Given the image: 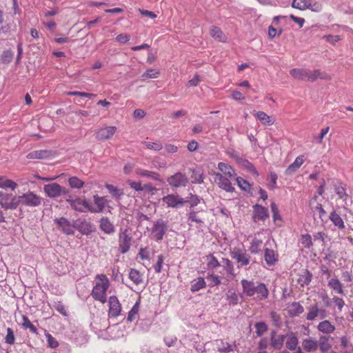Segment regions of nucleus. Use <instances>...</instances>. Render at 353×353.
<instances>
[{"mask_svg": "<svg viewBox=\"0 0 353 353\" xmlns=\"http://www.w3.org/2000/svg\"><path fill=\"white\" fill-rule=\"evenodd\" d=\"M310 180H315L316 183H312V185L316 188V192L314 199L316 200L317 195H322L324 192V188L325 185V181L323 178L317 179L316 174H310Z\"/></svg>", "mask_w": 353, "mask_h": 353, "instance_id": "obj_18", "label": "nucleus"}, {"mask_svg": "<svg viewBox=\"0 0 353 353\" xmlns=\"http://www.w3.org/2000/svg\"><path fill=\"white\" fill-rule=\"evenodd\" d=\"M285 336L283 335L276 336L274 332H272L271 345L274 349H280L283 346Z\"/></svg>", "mask_w": 353, "mask_h": 353, "instance_id": "obj_29", "label": "nucleus"}, {"mask_svg": "<svg viewBox=\"0 0 353 353\" xmlns=\"http://www.w3.org/2000/svg\"><path fill=\"white\" fill-rule=\"evenodd\" d=\"M56 223L58 225L59 228L66 234H73V224L72 225L70 222L64 217H61L59 219H56L54 220Z\"/></svg>", "mask_w": 353, "mask_h": 353, "instance_id": "obj_17", "label": "nucleus"}, {"mask_svg": "<svg viewBox=\"0 0 353 353\" xmlns=\"http://www.w3.org/2000/svg\"><path fill=\"white\" fill-rule=\"evenodd\" d=\"M218 169L221 171V174L224 176L229 177L230 179H236V174L234 170L228 164L220 162L218 164Z\"/></svg>", "mask_w": 353, "mask_h": 353, "instance_id": "obj_20", "label": "nucleus"}, {"mask_svg": "<svg viewBox=\"0 0 353 353\" xmlns=\"http://www.w3.org/2000/svg\"><path fill=\"white\" fill-rule=\"evenodd\" d=\"M22 205L36 208L39 206L43 198L33 192L28 191L21 195Z\"/></svg>", "mask_w": 353, "mask_h": 353, "instance_id": "obj_4", "label": "nucleus"}, {"mask_svg": "<svg viewBox=\"0 0 353 353\" xmlns=\"http://www.w3.org/2000/svg\"><path fill=\"white\" fill-rule=\"evenodd\" d=\"M105 188L108 189L112 196L117 199L118 201H120L121 197L124 194L123 190L122 189H119L113 185L105 184Z\"/></svg>", "mask_w": 353, "mask_h": 353, "instance_id": "obj_25", "label": "nucleus"}, {"mask_svg": "<svg viewBox=\"0 0 353 353\" xmlns=\"http://www.w3.org/2000/svg\"><path fill=\"white\" fill-rule=\"evenodd\" d=\"M167 182L174 188L185 187L188 183V179L184 174L178 172L168 177Z\"/></svg>", "mask_w": 353, "mask_h": 353, "instance_id": "obj_8", "label": "nucleus"}, {"mask_svg": "<svg viewBox=\"0 0 353 353\" xmlns=\"http://www.w3.org/2000/svg\"><path fill=\"white\" fill-rule=\"evenodd\" d=\"M332 301L335 303L336 306H337L339 310L341 311L342 308L345 305V302L343 299L338 296H334V297L332 298Z\"/></svg>", "mask_w": 353, "mask_h": 353, "instance_id": "obj_64", "label": "nucleus"}, {"mask_svg": "<svg viewBox=\"0 0 353 353\" xmlns=\"http://www.w3.org/2000/svg\"><path fill=\"white\" fill-rule=\"evenodd\" d=\"M235 180L238 185L244 190H247L250 188L249 183L241 177H236Z\"/></svg>", "mask_w": 353, "mask_h": 353, "instance_id": "obj_61", "label": "nucleus"}, {"mask_svg": "<svg viewBox=\"0 0 353 353\" xmlns=\"http://www.w3.org/2000/svg\"><path fill=\"white\" fill-rule=\"evenodd\" d=\"M214 181L221 188L229 192H232L234 190V188L232 187L231 183V181L234 179H230L229 177L224 176L219 172H214Z\"/></svg>", "mask_w": 353, "mask_h": 353, "instance_id": "obj_9", "label": "nucleus"}, {"mask_svg": "<svg viewBox=\"0 0 353 353\" xmlns=\"http://www.w3.org/2000/svg\"><path fill=\"white\" fill-rule=\"evenodd\" d=\"M5 342L8 345H13L15 342V336L13 330L11 327H7Z\"/></svg>", "mask_w": 353, "mask_h": 353, "instance_id": "obj_48", "label": "nucleus"}, {"mask_svg": "<svg viewBox=\"0 0 353 353\" xmlns=\"http://www.w3.org/2000/svg\"><path fill=\"white\" fill-rule=\"evenodd\" d=\"M226 298L230 305H237L239 301V295L232 291H228L226 294Z\"/></svg>", "mask_w": 353, "mask_h": 353, "instance_id": "obj_46", "label": "nucleus"}, {"mask_svg": "<svg viewBox=\"0 0 353 353\" xmlns=\"http://www.w3.org/2000/svg\"><path fill=\"white\" fill-rule=\"evenodd\" d=\"M109 317H117L121 314V305L116 296H111L108 300Z\"/></svg>", "mask_w": 353, "mask_h": 353, "instance_id": "obj_11", "label": "nucleus"}, {"mask_svg": "<svg viewBox=\"0 0 353 353\" xmlns=\"http://www.w3.org/2000/svg\"><path fill=\"white\" fill-rule=\"evenodd\" d=\"M210 34L214 39L219 41L225 42L226 40L225 34L218 27L212 26L210 29Z\"/></svg>", "mask_w": 353, "mask_h": 353, "instance_id": "obj_31", "label": "nucleus"}, {"mask_svg": "<svg viewBox=\"0 0 353 353\" xmlns=\"http://www.w3.org/2000/svg\"><path fill=\"white\" fill-rule=\"evenodd\" d=\"M139 310V302L137 301L133 305L132 309L130 310L128 314L127 321L128 322H132L138 317Z\"/></svg>", "mask_w": 353, "mask_h": 353, "instance_id": "obj_38", "label": "nucleus"}, {"mask_svg": "<svg viewBox=\"0 0 353 353\" xmlns=\"http://www.w3.org/2000/svg\"><path fill=\"white\" fill-rule=\"evenodd\" d=\"M335 192L339 196L340 199L345 201L347 197L346 190L342 185L335 186Z\"/></svg>", "mask_w": 353, "mask_h": 353, "instance_id": "obj_51", "label": "nucleus"}, {"mask_svg": "<svg viewBox=\"0 0 353 353\" xmlns=\"http://www.w3.org/2000/svg\"><path fill=\"white\" fill-rule=\"evenodd\" d=\"M68 183L72 188L80 189L84 185V182L77 176H72L68 179Z\"/></svg>", "mask_w": 353, "mask_h": 353, "instance_id": "obj_45", "label": "nucleus"}, {"mask_svg": "<svg viewBox=\"0 0 353 353\" xmlns=\"http://www.w3.org/2000/svg\"><path fill=\"white\" fill-rule=\"evenodd\" d=\"M110 285V282L105 274H97L94 279V285L91 292L92 298L101 303H105L107 301L106 292Z\"/></svg>", "mask_w": 353, "mask_h": 353, "instance_id": "obj_2", "label": "nucleus"}, {"mask_svg": "<svg viewBox=\"0 0 353 353\" xmlns=\"http://www.w3.org/2000/svg\"><path fill=\"white\" fill-rule=\"evenodd\" d=\"M290 73L292 76H293L295 79H304L307 77V72L305 69H301V68L292 69V70H290Z\"/></svg>", "mask_w": 353, "mask_h": 353, "instance_id": "obj_37", "label": "nucleus"}, {"mask_svg": "<svg viewBox=\"0 0 353 353\" xmlns=\"http://www.w3.org/2000/svg\"><path fill=\"white\" fill-rule=\"evenodd\" d=\"M318 330L325 334H330L334 331L335 326L332 325L329 321L324 320L321 321L317 326Z\"/></svg>", "mask_w": 353, "mask_h": 353, "instance_id": "obj_28", "label": "nucleus"}, {"mask_svg": "<svg viewBox=\"0 0 353 353\" xmlns=\"http://www.w3.org/2000/svg\"><path fill=\"white\" fill-rule=\"evenodd\" d=\"M318 79H330V77L327 73L321 72L319 70H316L312 73H310V81H314Z\"/></svg>", "mask_w": 353, "mask_h": 353, "instance_id": "obj_41", "label": "nucleus"}, {"mask_svg": "<svg viewBox=\"0 0 353 353\" xmlns=\"http://www.w3.org/2000/svg\"><path fill=\"white\" fill-rule=\"evenodd\" d=\"M287 310L290 315L296 316L303 312V307L300 303L294 302L288 306Z\"/></svg>", "mask_w": 353, "mask_h": 353, "instance_id": "obj_30", "label": "nucleus"}, {"mask_svg": "<svg viewBox=\"0 0 353 353\" xmlns=\"http://www.w3.org/2000/svg\"><path fill=\"white\" fill-rule=\"evenodd\" d=\"M43 192L48 197L51 199L58 198L62 195H68L69 193L68 190L61 186L57 183L44 185Z\"/></svg>", "mask_w": 353, "mask_h": 353, "instance_id": "obj_3", "label": "nucleus"}, {"mask_svg": "<svg viewBox=\"0 0 353 353\" xmlns=\"http://www.w3.org/2000/svg\"><path fill=\"white\" fill-rule=\"evenodd\" d=\"M327 286L336 294L344 295L343 285L337 278H332L328 281Z\"/></svg>", "mask_w": 353, "mask_h": 353, "instance_id": "obj_19", "label": "nucleus"}, {"mask_svg": "<svg viewBox=\"0 0 353 353\" xmlns=\"http://www.w3.org/2000/svg\"><path fill=\"white\" fill-rule=\"evenodd\" d=\"M168 230L167 222L160 219L154 221L152 228V235L157 241H160L163 239Z\"/></svg>", "mask_w": 353, "mask_h": 353, "instance_id": "obj_5", "label": "nucleus"}, {"mask_svg": "<svg viewBox=\"0 0 353 353\" xmlns=\"http://www.w3.org/2000/svg\"><path fill=\"white\" fill-rule=\"evenodd\" d=\"M231 256L239 264V268L248 265L250 263V256L245 250L235 247L231 252Z\"/></svg>", "mask_w": 353, "mask_h": 353, "instance_id": "obj_6", "label": "nucleus"}, {"mask_svg": "<svg viewBox=\"0 0 353 353\" xmlns=\"http://www.w3.org/2000/svg\"><path fill=\"white\" fill-rule=\"evenodd\" d=\"M297 344H298V339L295 336L291 334L288 336V339L286 341V347L288 349L295 350Z\"/></svg>", "mask_w": 353, "mask_h": 353, "instance_id": "obj_47", "label": "nucleus"}, {"mask_svg": "<svg viewBox=\"0 0 353 353\" xmlns=\"http://www.w3.org/2000/svg\"><path fill=\"white\" fill-rule=\"evenodd\" d=\"M93 201L95 206L90 204V212L92 213L102 212L109 203L105 196H99L97 194L93 196Z\"/></svg>", "mask_w": 353, "mask_h": 353, "instance_id": "obj_10", "label": "nucleus"}, {"mask_svg": "<svg viewBox=\"0 0 353 353\" xmlns=\"http://www.w3.org/2000/svg\"><path fill=\"white\" fill-rule=\"evenodd\" d=\"M21 325L23 328L29 329L30 332H32V333L37 334V327L30 322L29 319L25 315L22 316Z\"/></svg>", "mask_w": 353, "mask_h": 353, "instance_id": "obj_43", "label": "nucleus"}, {"mask_svg": "<svg viewBox=\"0 0 353 353\" xmlns=\"http://www.w3.org/2000/svg\"><path fill=\"white\" fill-rule=\"evenodd\" d=\"M162 201L166 204L168 208H177L183 206L186 202L183 199L181 198L178 194H170L162 198Z\"/></svg>", "mask_w": 353, "mask_h": 353, "instance_id": "obj_12", "label": "nucleus"}, {"mask_svg": "<svg viewBox=\"0 0 353 353\" xmlns=\"http://www.w3.org/2000/svg\"><path fill=\"white\" fill-rule=\"evenodd\" d=\"M159 74V70L155 69H148L143 74V77L154 79L158 77Z\"/></svg>", "mask_w": 353, "mask_h": 353, "instance_id": "obj_59", "label": "nucleus"}, {"mask_svg": "<svg viewBox=\"0 0 353 353\" xmlns=\"http://www.w3.org/2000/svg\"><path fill=\"white\" fill-rule=\"evenodd\" d=\"M292 6L299 10H305L308 7L307 0H294Z\"/></svg>", "mask_w": 353, "mask_h": 353, "instance_id": "obj_50", "label": "nucleus"}, {"mask_svg": "<svg viewBox=\"0 0 353 353\" xmlns=\"http://www.w3.org/2000/svg\"><path fill=\"white\" fill-rule=\"evenodd\" d=\"M262 244V241L256 238L252 239L250 246V251L252 253H257Z\"/></svg>", "mask_w": 353, "mask_h": 353, "instance_id": "obj_56", "label": "nucleus"}, {"mask_svg": "<svg viewBox=\"0 0 353 353\" xmlns=\"http://www.w3.org/2000/svg\"><path fill=\"white\" fill-rule=\"evenodd\" d=\"M137 174L141 176H146L149 178H152L156 181H159V174L154 172L143 170V169H137L136 170Z\"/></svg>", "mask_w": 353, "mask_h": 353, "instance_id": "obj_39", "label": "nucleus"}, {"mask_svg": "<svg viewBox=\"0 0 353 353\" xmlns=\"http://www.w3.org/2000/svg\"><path fill=\"white\" fill-rule=\"evenodd\" d=\"M55 154V152L52 150H34L27 155V158L30 159H51Z\"/></svg>", "mask_w": 353, "mask_h": 353, "instance_id": "obj_16", "label": "nucleus"}, {"mask_svg": "<svg viewBox=\"0 0 353 353\" xmlns=\"http://www.w3.org/2000/svg\"><path fill=\"white\" fill-rule=\"evenodd\" d=\"M269 216L268 208L260 205H255L254 206V219H258L259 220H265L266 218Z\"/></svg>", "mask_w": 353, "mask_h": 353, "instance_id": "obj_23", "label": "nucleus"}, {"mask_svg": "<svg viewBox=\"0 0 353 353\" xmlns=\"http://www.w3.org/2000/svg\"><path fill=\"white\" fill-rule=\"evenodd\" d=\"M253 114L263 125H271L274 123V119L263 111L255 112Z\"/></svg>", "mask_w": 353, "mask_h": 353, "instance_id": "obj_22", "label": "nucleus"}, {"mask_svg": "<svg viewBox=\"0 0 353 353\" xmlns=\"http://www.w3.org/2000/svg\"><path fill=\"white\" fill-rule=\"evenodd\" d=\"M304 159L302 156L296 157L295 161L286 169L285 174L290 175L295 172L303 163Z\"/></svg>", "mask_w": 353, "mask_h": 353, "instance_id": "obj_24", "label": "nucleus"}, {"mask_svg": "<svg viewBox=\"0 0 353 353\" xmlns=\"http://www.w3.org/2000/svg\"><path fill=\"white\" fill-rule=\"evenodd\" d=\"M208 267L211 269H214L220 266V263L216 259V258L212 255L210 254L208 256Z\"/></svg>", "mask_w": 353, "mask_h": 353, "instance_id": "obj_52", "label": "nucleus"}, {"mask_svg": "<svg viewBox=\"0 0 353 353\" xmlns=\"http://www.w3.org/2000/svg\"><path fill=\"white\" fill-rule=\"evenodd\" d=\"M223 263L226 272L230 275H234V266L232 262L228 259H223Z\"/></svg>", "mask_w": 353, "mask_h": 353, "instance_id": "obj_55", "label": "nucleus"}, {"mask_svg": "<svg viewBox=\"0 0 353 353\" xmlns=\"http://www.w3.org/2000/svg\"><path fill=\"white\" fill-rule=\"evenodd\" d=\"M188 217L189 220L198 224H202L204 222L203 217H202L198 212L193 210L188 213Z\"/></svg>", "mask_w": 353, "mask_h": 353, "instance_id": "obj_44", "label": "nucleus"}, {"mask_svg": "<svg viewBox=\"0 0 353 353\" xmlns=\"http://www.w3.org/2000/svg\"><path fill=\"white\" fill-rule=\"evenodd\" d=\"M73 227L84 235H88L93 232L92 224L86 220L78 219L74 221Z\"/></svg>", "mask_w": 353, "mask_h": 353, "instance_id": "obj_13", "label": "nucleus"}, {"mask_svg": "<svg viewBox=\"0 0 353 353\" xmlns=\"http://www.w3.org/2000/svg\"><path fill=\"white\" fill-rule=\"evenodd\" d=\"M236 347L235 343H229L228 342H224L223 340L219 341L217 344V350L219 352L222 353H228L232 350H234Z\"/></svg>", "mask_w": 353, "mask_h": 353, "instance_id": "obj_27", "label": "nucleus"}, {"mask_svg": "<svg viewBox=\"0 0 353 353\" xmlns=\"http://www.w3.org/2000/svg\"><path fill=\"white\" fill-rule=\"evenodd\" d=\"M255 328H256V334L258 336H261L268 330V327H267L266 324L263 322L256 323L255 325Z\"/></svg>", "mask_w": 353, "mask_h": 353, "instance_id": "obj_53", "label": "nucleus"}, {"mask_svg": "<svg viewBox=\"0 0 353 353\" xmlns=\"http://www.w3.org/2000/svg\"><path fill=\"white\" fill-rule=\"evenodd\" d=\"M205 281L203 278L199 277L192 282L191 285V291L196 292L199 291L205 287Z\"/></svg>", "mask_w": 353, "mask_h": 353, "instance_id": "obj_34", "label": "nucleus"}, {"mask_svg": "<svg viewBox=\"0 0 353 353\" xmlns=\"http://www.w3.org/2000/svg\"><path fill=\"white\" fill-rule=\"evenodd\" d=\"M325 41L332 45H335L336 42L341 39L339 35H325L323 37Z\"/></svg>", "mask_w": 353, "mask_h": 353, "instance_id": "obj_60", "label": "nucleus"}, {"mask_svg": "<svg viewBox=\"0 0 353 353\" xmlns=\"http://www.w3.org/2000/svg\"><path fill=\"white\" fill-rule=\"evenodd\" d=\"M10 201L9 203V205H6L9 210H15L17 209L20 205H22L21 201V195L20 196H13L10 194Z\"/></svg>", "mask_w": 353, "mask_h": 353, "instance_id": "obj_35", "label": "nucleus"}, {"mask_svg": "<svg viewBox=\"0 0 353 353\" xmlns=\"http://www.w3.org/2000/svg\"><path fill=\"white\" fill-rule=\"evenodd\" d=\"M67 203H68L71 208L75 211L79 212H90V203L85 199H81V198L71 199L70 196L65 199Z\"/></svg>", "mask_w": 353, "mask_h": 353, "instance_id": "obj_7", "label": "nucleus"}, {"mask_svg": "<svg viewBox=\"0 0 353 353\" xmlns=\"http://www.w3.org/2000/svg\"><path fill=\"white\" fill-rule=\"evenodd\" d=\"M10 201L9 203V205H6L9 210H15L17 209L20 205H22L21 201V195L20 196H13L10 194Z\"/></svg>", "mask_w": 353, "mask_h": 353, "instance_id": "obj_36", "label": "nucleus"}, {"mask_svg": "<svg viewBox=\"0 0 353 353\" xmlns=\"http://www.w3.org/2000/svg\"><path fill=\"white\" fill-rule=\"evenodd\" d=\"M330 219L339 229L343 230L345 228V224L342 218L336 211H332L330 213Z\"/></svg>", "mask_w": 353, "mask_h": 353, "instance_id": "obj_26", "label": "nucleus"}, {"mask_svg": "<svg viewBox=\"0 0 353 353\" xmlns=\"http://www.w3.org/2000/svg\"><path fill=\"white\" fill-rule=\"evenodd\" d=\"M10 194H3L2 192V196L0 197V205L4 210H9L6 205H9L10 201Z\"/></svg>", "mask_w": 353, "mask_h": 353, "instance_id": "obj_54", "label": "nucleus"}, {"mask_svg": "<svg viewBox=\"0 0 353 353\" xmlns=\"http://www.w3.org/2000/svg\"><path fill=\"white\" fill-rule=\"evenodd\" d=\"M241 283L244 295L253 296L255 300H263L268 296L269 291L263 283L254 282L253 280L242 279Z\"/></svg>", "mask_w": 353, "mask_h": 353, "instance_id": "obj_1", "label": "nucleus"}, {"mask_svg": "<svg viewBox=\"0 0 353 353\" xmlns=\"http://www.w3.org/2000/svg\"><path fill=\"white\" fill-rule=\"evenodd\" d=\"M132 237L127 233L125 230L120 233L119 237V245L120 252L123 254L126 253L131 246Z\"/></svg>", "mask_w": 353, "mask_h": 353, "instance_id": "obj_15", "label": "nucleus"}, {"mask_svg": "<svg viewBox=\"0 0 353 353\" xmlns=\"http://www.w3.org/2000/svg\"><path fill=\"white\" fill-rule=\"evenodd\" d=\"M264 258L266 263L269 265H273L277 260L275 252L270 249H265Z\"/></svg>", "mask_w": 353, "mask_h": 353, "instance_id": "obj_40", "label": "nucleus"}, {"mask_svg": "<svg viewBox=\"0 0 353 353\" xmlns=\"http://www.w3.org/2000/svg\"><path fill=\"white\" fill-rule=\"evenodd\" d=\"M276 180H277L276 174H275L274 172H271L270 174L269 178H268V181H269L268 187L272 189L276 187Z\"/></svg>", "mask_w": 353, "mask_h": 353, "instance_id": "obj_62", "label": "nucleus"}, {"mask_svg": "<svg viewBox=\"0 0 353 353\" xmlns=\"http://www.w3.org/2000/svg\"><path fill=\"white\" fill-rule=\"evenodd\" d=\"M117 131L115 126H107L99 129L96 133V138L99 141L111 139Z\"/></svg>", "mask_w": 353, "mask_h": 353, "instance_id": "obj_14", "label": "nucleus"}, {"mask_svg": "<svg viewBox=\"0 0 353 353\" xmlns=\"http://www.w3.org/2000/svg\"><path fill=\"white\" fill-rule=\"evenodd\" d=\"M129 278L136 285H139L143 282V275L135 269L130 270Z\"/></svg>", "mask_w": 353, "mask_h": 353, "instance_id": "obj_32", "label": "nucleus"}, {"mask_svg": "<svg viewBox=\"0 0 353 353\" xmlns=\"http://www.w3.org/2000/svg\"><path fill=\"white\" fill-rule=\"evenodd\" d=\"M99 228L105 234L114 232V226L108 217H103L99 221Z\"/></svg>", "mask_w": 353, "mask_h": 353, "instance_id": "obj_21", "label": "nucleus"}, {"mask_svg": "<svg viewBox=\"0 0 353 353\" xmlns=\"http://www.w3.org/2000/svg\"><path fill=\"white\" fill-rule=\"evenodd\" d=\"M191 178L192 179V183H201L203 182V172L200 169H192Z\"/></svg>", "mask_w": 353, "mask_h": 353, "instance_id": "obj_42", "label": "nucleus"}, {"mask_svg": "<svg viewBox=\"0 0 353 353\" xmlns=\"http://www.w3.org/2000/svg\"><path fill=\"white\" fill-rule=\"evenodd\" d=\"M48 346L51 348H56L59 345L58 341L54 338L50 333L46 332L45 334Z\"/></svg>", "mask_w": 353, "mask_h": 353, "instance_id": "obj_57", "label": "nucleus"}, {"mask_svg": "<svg viewBox=\"0 0 353 353\" xmlns=\"http://www.w3.org/2000/svg\"><path fill=\"white\" fill-rule=\"evenodd\" d=\"M143 143L148 149L154 150L155 151H159L163 148L161 143H160L144 142Z\"/></svg>", "mask_w": 353, "mask_h": 353, "instance_id": "obj_63", "label": "nucleus"}, {"mask_svg": "<svg viewBox=\"0 0 353 353\" xmlns=\"http://www.w3.org/2000/svg\"><path fill=\"white\" fill-rule=\"evenodd\" d=\"M319 347L321 352L325 353L331 348V345L329 343V337L322 336L319 341Z\"/></svg>", "mask_w": 353, "mask_h": 353, "instance_id": "obj_33", "label": "nucleus"}, {"mask_svg": "<svg viewBox=\"0 0 353 353\" xmlns=\"http://www.w3.org/2000/svg\"><path fill=\"white\" fill-rule=\"evenodd\" d=\"M163 262H164V256L161 254L158 255L157 263L154 265V269L157 273H160L161 272Z\"/></svg>", "mask_w": 353, "mask_h": 353, "instance_id": "obj_58", "label": "nucleus"}, {"mask_svg": "<svg viewBox=\"0 0 353 353\" xmlns=\"http://www.w3.org/2000/svg\"><path fill=\"white\" fill-rule=\"evenodd\" d=\"M17 184L14 181L10 180V179H6V180L0 182V188H3V189L10 188L12 190H14L17 188Z\"/></svg>", "mask_w": 353, "mask_h": 353, "instance_id": "obj_49", "label": "nucleus"}]
</instances>
